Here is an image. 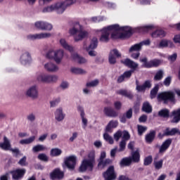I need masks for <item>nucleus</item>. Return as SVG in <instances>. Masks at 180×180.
Wrapping results in <instances>:
<instances>
[{"mask_svg":"<svg viewBox=\"0 0 180 180\" xmlns=\"http://www.w3.org/2000/svg\"><path fill=\"white\" fill-rule=\"evenodd\" d=\"M68 6H70L69 4L65 1H57L44 7L42 9V12L43 13L56 12L58 15H63Z\"/></svg>","mask_w":180,"mask_h":180,"instance_id":"f03ea898","label":"nucleus"},{"mask_svg":"<svg viewBox=\"0 0 180 180\" xmlns=\"http://www.w3.org/2000/svg\"><path fill=\"white\" fill-rule=\"evenodd\" d=\"M69 34L73 36L75 41H81L85 37H88L89 33L84 30V26L81 25L79 22H76L74 27L69 30Z\"/></svg>","mask_w":180,"mask_h":180,"instance_id":"7ed1b4c3","label":"nucleus"},{"mask_svg":"<svg viewBox=\"0 0 180 180\" xmlns=\"http://www.w3.org/2000/svg\"><path fill=\"white\" fill-rule=\"evenodd\" d=\"M18 164L22 167H25V165H27V163L26 162V157L24 156L22 159H20L18 162Z\"/></svg>","mask_w":180,"mask_h":180,"instance_id":"338daca9","label":"nucleus"},{"mask_svg":"<svg viewBox=\"0 0 180 180\" xmlns=\"http://www.w3.org/2000/svg\"><path fill=\"white\" fill-rule=\"evenodd\" d=\"M34 27L39 30H46L50 32L53 30V25L45 21H37L34 22Z\"/></svg>","mask_w":180,"mask_h":180,"instance_id":"9b49d317","label":"nucleus"},{"mask_svg":"<svg viewBox=\"0 0 180 180\" xmlns=\"http://www.w3.org/2000/svg\"><path fill=\"white\" fill-rule=\"evenodd\" d=\"M13 180H20L26 174V169H17L11 172Z\"/></svg>","mask_w":180,"mask_h":180,"instance_id":"6ab92c4d","label":"nucleus"},{"mask_svg":"<svg viewBox=\"0 0 180 180\" xmlns=\"http://www.w3.org/2000/svg\"><path fill=\"white\" fill-rule=\"evenodd\" d=\"M64 176V173L60 171L58 169H55L52 173H51V179H61Z\"/></svg>","mask_w":180,"mask_h":180,"instance_id":"cd10ccee","label":"nucleus"},{"mask_svg":"<svg viewBox=\"0 0 180 180\" xmlns=\"http://www.w3.org/2000/svg\"><path fill=\"white\" fill-rule=\"evenodd\" d=\"M44 68L48 72H57L60 68L53 62H48L44 64Z\"/></svg>","mask_w":180,"mask_h":180,"instance_id":"aec40b11","label":"nucleus"},{"mask_svg":"<svg viewBox=\"0 0 180 180\" xmlns=\"http://www.w3.org/2000/svg\"><path fill=\"white\" fill-rule=\"evenodd\" d=\"M163 77H164V71L160 70L156 72V74L154 77V80L155 81H160V79Z\"/></svg>","mask_w":180,"mask_h":180,"instance_id":"49530a36","label":"nucleus"},{"mask_svg":"<svg viewBox=\"0 0 180 180\" xmlns=\"http://www.w3.org/2000/svg\"><path fill=\"white\" fill-rule=\"evenodd\" d=\"M39 160H41V161H49V158L47 155L44 153H41L38 155Z\"/></svg>","mask_w":180,"mask_h":180,"instance_id":"052dcab7","label":"nucleus"},{"mask_svg":"<svg viewBox=\"0 0 180 180\" xmlns=\"http://www.w3.org/2000/svg\"><path fill=\"white\" fill-rule=\"evenodd\" d=\"M131 162H133V161L131 160L130 157L124 158L121 160L120 165H121V167H124V166L127 167V166L130 165V164H131Z\"/></svg>","mask_w":180,"mask_h":180,"instance_id":"58836bf2","label":"nucleus"},{"mask_svg":"<svg viewBox=\"0 0 180 180\" xmlns=\"http://www.w3.org/2000/svg\"><path fill=\"white\" fill-rule=\"evenodd\" d=\"M25 95L32 99H37L39 98V88L36 85L30 86L26 90Z\"/></svg>","mask_w":180,"mask_h":180,"instance_id":"f8f14e48","label":"nucleus"},{"mask_svg":"<svg viewBox=\"0 0 180 180\" xmlns=\"http://www.w3.org/2000/svg\"><path fill=\"white\" fill-rule=\"evenodd\" d=\"M98 47V38L94 37L91 41L89 45L86 44V41L83 42V50H86V51H89V50H95Z\"/></svg>","mask_w":180,"mask_h":180,"instance_id":"2eb2a0df","label":"nucleus"},{"mask_svg":"<svg viewBox=\"0 0 180 180\" xmlns=\"http://www.w3.org/2000/svg\"><path fill=\"white\" fill-rule=\"evenodd\" d=\"M59 44L65 50H68V51H70V53H72L74 51V46L68 44V42H67V40L64 38H61L59 40Z\"/></svg>","mask_w":180,"mask_h":180,"instance_id":"a878e982","label":"nucleus"},{"mask_svg":"<svg viewBox=\"0 0 180 180\" xmlns=\"http://www.w3.org/2000/svg\"><path fill=\"white\" fill-rule=\"evenodd\" d=\"M63 150L58 148H54L51 150L50 155L51 157H58L61 155Z\"/></svg>","mask_w":180,"mask_h":180,"instance_id":"72a5a7b5","label":"nucleus"},{"mask_svg":"<svg viewBox=\"0 0 180 180\" xmlns=\"http://www.w3.org/2000/svg\"><path fill=\"white\" fill-rule=\"evenodd\" d=\"M147 131V127H143L141 125H138V134L141 136L143 133Z\"/></svg>","mask_w":180,"mask_h":180,"instance_id":"6e6d98bb","label":"nucleus"},{"mask_svg":"<svg viewBox=\"0 0 180 180\" xmlns=\"http://www.w3.org/2000/svg\"><path fill=\"white\" fill-rule=\"evenodd\" d=\"M77 164V156L70 155L65 159V165L69 169H74Z\"/></svg>","mask_w":180,"mask_h":180,"instance_id":"dca6fc26","label":"nucleus"},{"mask_svg":"<svg viewBox=\"0 0 180 180\" xmlns=\"http://www.w3.org/2000/svg\"><path fill=\"white\" fill-rule=\"evenodd\" d=\"M173 41L174 43L180 44V34L175 35L173 38Z\"/></svg>","mask_w":180,"mask_h":180,"instance_id":"774afa93","label":"nucleus"},{"mask_svg":"<svg viewBox=\"0 0 180 180\" xmlns=\"http://www.w3.org/2000/svg\"><path fill=\"white\" fill-rule=\"evenodd\" d=\"M36 78L39 82H44V84H54L58 81V76L44 72L37 74Z\"/></svg>","mask_w":180,"mask_h":180,"instance_id":"423d86ee","label":"nucleus"},{"mask_svg":"<svg viewBox=\"0 0 180 180\" xmlns=\"http://www.w3.org/2000/svg\"><path fill=\"white\" fill-rule=\"evenodd\" d=\"M172 116H174L172 123H178L180 121V108L172 112Z\"/></svg>","mask_w":180,"mask_h":180,"instance_id":"2f4dec72","label":"nucleus"},{"mask_svg":"<svg viewBox=\"0 0 180 180\" xmlns=\"http://www.w3.org/2000/svg\"><path fill=\"white\" fill-rule=\"evenodd\" d=\"M47 150V148L44 145H37L32 148L33 153H39V151H45Z\"/></svg>","mask_w":180,"mask_h":180,"instance_id":"a19ab883","label":"nucleus"},{"mask_svg":"<svg viewBox=\"0 0 180 180\" xmlns=\"http://www.w3.org/2000/svg\"><path fill=\"white\" fill-rule=\"evenodd\" d=\"M158 101H163L165 103H167L168 101L175 102V94L172 91L162 92L158 95Z\"/></svg>","mask_w":180,"mask_h":180,"instance_id":"0eeeda50","label":"nucleus"},{"mask_svg":"<svg viewBox=\"0 0 180 180\" xmlns=\"http://www.w3.org/2000/svg\"><path fill=\"white\" fill-rule=\"evenodd\" d=\"M32 61H33L32 55L28 51L22 53L20 57V62L22 65L31 64Z\"/></svg>","mask_w":180,"mask_h":180,"instance_id":"4468645a","label":"nucleus"},{"mask_svg":"<svg viewBox=\"0 0 180 180\" xmlns=\"http://www.w3.org/2000/svg\"><path fill=\"white\" fill-rule=\"evenodd\" d=\"M103 139L107 143H109V144H113V143H115L113 138L108 133L103 134Z\"/></svg>","mask_w":180,"mask_h":180,"instance_id":"a18cd8bd","label":"nucleus"},{"mask_svg":"<svg viewBox=\"0 0 180 180\" xmlns=\"http://www.w3.org/2000/svg\"><path fill=\"white\" fill-rule=\"evenodd\" d=\"M60 98H56L52 101H50V105L51 108H56V106H57V105H58L59 102H60Z\"/></svg>","mask_w":180,"mask_h":180,"instance_id":"603ef678","label":"nucleus"},{"mask_svg":"<svg viewBox=\"0 0 180 180\" xmlns=\"http://www.w3.org/2000/svg\"><path fill=\"white\" fill-rule=\"evenodd\" d=\"M122 63L124 64V65H126L127 67H129V68H131L132 70V71H134V72L136 69H137L139 68V63H137L129 58L122 60Z\"/></svg>","mask_w":180,"mask_h":180,"instance_id":"5701e85b","label":"nucleus"},{"mask_svg":"<svg viewBox=\"0 0 180 180\" xmlns=\"http://www.w3.org/2000/svg\"><path fill=\"white\" fill-rule=\"evenodd\" d=\"M53 34L50 32H41L37 34H31L27 36L28 40H41L43 39H50Z\"/></svg>","mask_w":180,"mask_h":180,"instance_id":"9d476101","label":"nucleus"},{"mask_svg":"<svg viewBox=\"0 0 180 180\" xmlns=\"http://www.w3.org/2000/svg\"><path fill=\"white\" fill-rule=\"evenodd\" d=\"M158 114L162 117H168L169 116V111L167 109H163L161 110Z\"/></svg>","mask_w":180,"mask_h":180,"instance_id":"8fccbe9b","label":"nucleus"},{"mask_svg":"<svg viewBox=\"0 0 180 180\" xmlns=\"http://www.w3.org/2000/svg\"><path fill=\"white\" fill-rule=\"evenodd\" d=\"M163 160H155L154 161V166L156 169H161L162 168V164H163Z\"/></svg>","mask_w":180,"mask_h":180,"instance_id":"09e8293b","label":"nucleus"},{"mask_svg":"<svg viewBox=\"0 0 180 180\" xmlns=\"http://www.w3.org/2000/svg\"><path fill=\"white\" fill-rule=\"evenodd\" d=\"M114 108L116 110H120V109H122V102L115 101L114 103Z\"/></svg>","mask_w":180,"mask_h":180,"instance_id":"0e129e2a","label":"nucleus"},{"mask_svg":"<svg viewBox=\"0 0 180 180\" xmlns=\"http://www.w3.org/2000/svg\"><path fill=\"white\" fill-rule=\"evenodd\" d=\"M117 94L118 95H122V96H127V98H129V99H131V98H133V94H131V92H129L126 90H123V89L118 90L117 91Z\"/></svg>","mask_w":180,"mask_h":180,"instance_id":"e433bc0d","label":"nucleus"},{"mask_svg":"<svg viewBox=\"0 0 180 180\" xmlns=\"http://www.w3.org/2000/svg\"><path fill=\"white\" fill-rule=\"evenodd\" d=\"M172 80V77H171V76L167 77L164 80V85H165V86H169V85L171 84Z\"/></svg>","mask_w":180,"mask_h":180,"instance_id":"e2e57ef3","label":"nucleus"},{"mask_svg":"<svg viewBox=\"0 0 180 180\" xmlns=\"http://www.w3.org/2000/svg\"><path fill=\"white\" fill-rule=\"evenodd\" d=\"M34 140H36V136H32L30 138L20 140V144H22V146H25V144H32Z\"/></svg>","mask_w":180,"mask_h":180,"instance_id":"473e14b6","label":"nucleus"},{"mask_svg":"<svg viewBox=\"0 0 180 180\" xmlns=\"http://www.w3.org/2000/svg\"><path fill=\"white\" fill-rule=\"evenodd\" d=\"M122 140H125V141L130 140V134H129L127 131H124L122 132Z\"/></svg>","mask_w":180,"mask_h":180,"instance_id":"13d9d810","label":"nucleus"},{"mask_svg":"<svg viewBox=\"0 0 180 180\" xmlns=\"http://www.w3.org/2000/svg\"><path fill=\"white\" fill-rule=\"evenodd\" d=\"M155 47L158 49H175V44L169 39H163L160 40L159 44L156 45Z\"/></svg>","mask_w":180,"mask_h":180,"instance_id":"ddd939ff","label":"nucleus"},{"mask_svg":"<svg viewBox=\"0 0 180 180\" xmlns=\"http://www.w3.org/2000/svg\"><path fill=\"white\" fill-rule=\"evenodd\" d=\"M120 53H119V51L117 49H113L110 51L109 54V63L110 64H115L116 63V58L120 57Z\"/></svg>","mask_w":180,"mask_h":180,"instance_id":"4be33fe9","label":"nucleus"},{"mask_svg":"<svg viewBox=\"0 0 180 180\" xmlns=\"http://www.w3.org/2000/svg\"><path fill=\"white\" fill-rule=\"evenodd\" d=\"M68 86H70V84L66 81L62 82L60 84V88H61V89H68Z\"/></svg>","mask_w":180,"mask_h":180,"instance_id":"bf43d9fd","label":"nucleus"},{"mask_svg":"<svg viewBox=\"0 0 180 180\" xmlns=\"http://www.w3.org/2000/svg\"><path fill=\"white\" fill-rule=\"evenodd\" d=\"M133 72H134L133 70H128L126 71L123 75L124 77H125V79H129V78H130L131 77V75L133 74Z\"/></svg>","mask_w":180,"mask_h":180,"instance_id":"680f3d73","label":"nucleus"},{"mask_svg":"<svg viewBox=\"0 0 180 180\" xmlns=\"http://www.w3.org/2000/svg\"><path fill=\"white\" fill-rule=\"evenodd\" d=\"M155 137V132L151 131L146 136V141L147 143H151V141L154 140Z\"/></svg>","mask_w":180,"mask_h":180,"instance_id":"c03bdc74","label":"nucleus"},{"mask_svg":"<svg viewBox=\"0 0 180 180\" xmlns=\"http://www.w3.org/2000/svg\"><path fill=\"white\" fill-rule=\"evenodd\" d=\"M142 110L146 112V113H151V112H153V107H151L150 103L145 102L143 105Z\"/></svg>","mask_w":180,"mask_h":180,"instance_id":"f704fd0d","label":"nucleus"},{"mask_svg":"<svg viewBox=\"0 0 180 180\" xmlns=\"http://www.w3.org/2000/svg\"><path fill=\"white\" fill-rule=\"evenodd\" d=\"M126 140L122 139V141L120 142V148L118 149V153H122L124 150L126 148Z\"/></svg>","mask_w":180,"mask_h":180,"instance_id":"de8ad7c7","label":"nucleus"},{"mask_svg":"<svg viewBox=\"0 0 180 180\" xmlns=\"http://www.w3.org/2000/svg\"><path fill=\"white\" fill-rule=\"evenodd\" d=\"M46 58H49V60H53L56 64H61L63 58H64V49H50L46 53Z\"/></svg>","mask_w":180,"mask_h":180,"instance_id":"39448f33","label":"nucleus"},{"mask_svg":"<svg viewBox=\"0 0 180 180\" xmlns=\"http://www.w3.org/2000/svg\"><path fill=\"white\" fill-rule=\"evenodd\" d=\"M176 58H178V53H174L167 57V60H169L170 63H175V61H176Z\"/></svg>","mask_w":180,"mask_h":180,"instance_id":"3c124183","label":"nucleus"},{"mask_svg":"<svg viewBox=\"0 0 180 180\" xmlns=\"http://www.w3.org/2000/svg\"><path fill=\"white\" fill-rule=\"evenodd\" d=\"M119 126V122L116 120H111L108 124L105 130L106 131H110L111 129H116V127Z\"/></svg>","mask_w":180,"mask_h":180,"instance_id":"7c9ffc66","label":"nucleus"},{"mask_svg":"<svg viewBox=\"0 0 180 180\" xmlns=\"http://www.w3.org/2000/svg\"><path fill=\"white\" fill-rule=\"evenodd\" d=\"M171 143H172L171 139H167L165 142H163V143L159 148V153L160 154L165 153V151L168 150L169 146H171Z\"/></svg>","mask_w":180,"mask_h":180,"instance_id":"c85d7f7f","label":"nucleus"},{"mask_svg":"<svg viewBox=\"0 0 180 180\" xmlns=\"http://www.w3.org/2000/svg\"><path fill=\"white\" fill-rule=\"evenodd\" d=\"M157 92H158V86H155L150 91V98L151 99H154L157 95Z\"/></svg>","mask_w":180,"mask_h":180,"instance_id":"864d4df0","label":"nucleus"},{"mask_svg":"<svg viewBox=\"0 0 180 180\" xmlns=\"http://www.w3.org/2000/svg\"><path fill=\"white\" fill-rule=\"evenodd\" d=\"M55 120L56 122H63L65 119V113L63 107L58 108L54 112Z\"/></svg>","mask_w":180,"mask_h":180,"instance_id":"412c9836","label":"nucleus"},{"mask_svg":"<svg viewBox=\"0 0 180 180\" xmlns=\"http://www.w3.org/2000/svg\"><path fill=\"white\" fill-rule=\"evenodd\" d=\"M91 22L94 23H99L100 22H103V20H106V17L103 15H99L96 17H92L90 18Z\"/></svg>","mask_w":180,"mask_h":180,"instance_id":"4c0bfd02","label":"nucleus"},{"mask_svg":"<svg viewBox=\"0 0 180 180\" xmlns=\"http://www.w3.org/2000/svg\"><path fill=\"white\" fill-rule=\"evenodd\" d=\"M70 59L72 60V61H75L79 64H85L88 63V60L85 58L79 56L78 53L72 54Z\"/></svg>","mask_w":180,"mask_h":180,"instance_id":"b1692460","label":"nucleus"},{"mask_svg":"<svg viewBox=\"0 0 180 180\" xmlns=\"http://www.w3.org/2000/svg\"><path fill=\"white\" fill-rule=\"evenodd\" d=\"M110 162H112V160H110V159L99 160L98 167V168H101L102 169L103 168H105V167H106L107 165H109Z\"/></svg>","mask_w":180,"mask_h":180,"instance_id":"c9c22d12","label":"nucleus"},{"mask_svg":"<svg viewBox=\"0 0 180 180\" xmlns=\"http://www.w3.org/2000/svg\"><path fill=\"white\" fill-rule=\"evenodd\" d=\"M122 136V132L120 130H118L117 132L114 134V139L116 141L120 140V137Z\"/></svg>","mask_w":180,"mask_h":180,"instance_id":"4d7b16f0","label":"nucleus"},{"mask_svg":"<svg viewBox=\"0 0 180 180\" xmlns=\"http://www.w3.org/2000/svg\"><path fill=\"white\" fill-rule=\"evenodd\" d=\"M176 133H179V130L176 128H173L171 130H169V129H167L165 134V136H174V134H176Z\"/></svg>","mask_w":180,"mask_h":180,"instance_id":"79ce46f5","label":"nucleus"},{"mask_svg":"<svg viewBox=\"0 0 180 180\" xmlns=\"http://www.w3.org/2000/svg\"><path fill=\"white\" fill-rule=\"evenodd\" d=\"M101 32L100 41L103 43H108L111 39L116 40L117 39H126L128 34H131L133 30L129 26L120 27L117 24L108 25L103 27L101 30H96V33Z\"/></svg>","mask_w":180,"mask_h":180,"instance_id":"f257e3e1","label":"nucleus"},{"mask_svg":"<svg viewBox=\"0 0 180 180\" xmlns=\"http://www.w3.org/2000/svg\"><path fill=\"white\" fill-rule=\"evenodd\" d=\"M104 113L109 117H117L118 115L117 112L109 107L104 108Z\"/></svg>","mask_w":180,"mask_h":180,"instance_id":"c756f323","label":"nucleus"},{"mask_svg":"<svg viewBox=\"0 0 180 180\" xmlns=\"http://www.w3.org/2000/svg\"><path fill=\"white\" fill-rule=\"evenodd\" d=\"M153 29H155V25L153 24H150V25H146L141 27H138L136 28V30L139 33H148L150 30H153Z\"/></svg>","mask_w":180,"mask_h":180,"instance_id":"393cba45","label":"nucleus"},{"mask_svg":"<svg viewBox=\"0 0 180 180\" xmlns=\"http://www.w3.org/2000/svg\"><path fill=\"white\" fill-rule=\"evenodd\" d=\"M153 162V158L151 156H148L144 160V165H150V164Z\"/></svg>","mask_w":180,"mask_h":180,"instance_id":"69168bd1","label":"nucleus"},{"mask_svg":"<svg viewBox=\"0 0 180 180\" xmlns=\"http://www.w3.org/2000/svg\"><path fill=\"white\" fill-rule=\"evenodd\" d=\"M77 112H79L82 119V127L86 129V126H88V119L85 117V110L84 106L79 105L77 106Z\"/></svg>","mask_w":180,"mask_h":180,"instance_id":"a211bd4d","label":"nucleus"},{"mask_svg":"<svg viewBox=\"0 0 180 180\" xmlns=\"http://www.w3.org/2000/svg\"><path fill=\"white\" fill-rule=\"evenodd\" d=\"M70 71L72 74H86V71H85V70L79 68H71Z\"/></svg>","mask_w":180,"mask_h":180,"instance_id":"ea45409f","label":"nucleus"},{"mask_svg":"<svg viewBox=\"0 0 180 180\" xmlns=\"http://www.w3.org/2000/svg\"><path fill=\"white\" fill-rule=\"evenodd\" d=\"M95 165V150H91L88 155V158H84L79 168L80 172H85V171H92Z\"/></svg>","mask_w":180,"mask_h":180,"instance_id":"20e7f679","label":"nucleus"},{"mask_svg":"<svg viewBox=\"0 0 180 180\" xmlns=\"http://www.w3.org/2000/svg\"><path fill=\"white\" fill-rule=\"evenodd\" d=\"M142 49L141 44L140 43L136 44L131 46L129 49V53H133V51H140Z\"/></svg>","mask_w":180,"mask_h":180,"instance_id":"37998d69","label":"nucleus"},{"mask_svg":"<svg viewBox=\"0 0 180 180\" xmlns=\"http://www.w3.org/2000/svg\"><path fill=\"white\" fill-rule=\"evenodd\" d=\"M129 158L132 162H140V149L136 148L134 150H132Z\"/></svg>","mask_w":180,"mask_h":180,"instance_id":"bb28decb","label":"nucleus"},{"mask_svg":"<svg viewBox=\"0 0 180 180\" xmlns=\"http://www.w3.org/2000/svg\"><path fill=\"white\" fill-rule=\"evenodd\" d=\"M98 84H99V80L95 79V80H93L91 82H87L86 83V86L88 88H91L92 86H96V85H98Z\"/></svg>","mask_w":180,"mask_h":180,"instance_id":"5fc2aeb1","label":"nucleus"},{"mask_svg":"<svg viewBox=\"0 0 180 180\" xmlns=\"http://www.w3.org/2000/svg\"><path fill=\"white\" fill-rule=\"evenodd\" d=\"M0 148L5 150V151H12L13 154H19V149H12L11 141L6 136L4 137V142L0 143Z\"/></svg>","mask_w":180,"mask_h":180,"instance_id":"6e6552de","label":"nucleus"},{"mask_svg":"<svg viewBox=\"0 0 180 180\" xmlns=\"http://www.w3.org/2000/svg\"><path fill=\"white\" fill-rule=\"evenodd\" d=\"M105 180L116 179V173L115 172V167L110 166L107 171L103 173Z\"/></svg>","mask_w":180,"mask_h":180,"instance_id":"f3484780","label":"nucleus"},{"mask_svg":"<svg viewBox=\"0 0 180 180\" xmlns=\"http://www.w3.org/2000/svg\"><path fill=\"white\" fill-rule=\"evenodd\" d=\"M140 61L142 63V67H144L145 68H153V67H158V65H161V63H162L161 60L158 59L147 61V58H141Z\"/></svg>","mask_w":180,"mask_h":180,"instance_id":"1a4fd4ad","label":"nucleus"}]
</instances>
